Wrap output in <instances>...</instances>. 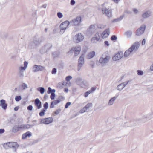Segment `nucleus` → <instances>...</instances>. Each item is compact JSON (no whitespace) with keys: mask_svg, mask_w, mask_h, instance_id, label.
<instances>
[{"mask_svg":"<svg viewBox=\"0 0 153 153\" xmlns=\"http://www.w3.org/2000/svg\"><path fill=\"white\" fill-rule=\"evenodd\" d=\"M53 121V119L52 117H48L41 119L40 123L42 124H48L52 122Z\"/></svg>","mask_w":153,"mask_h":153,"instance_id":"nucleus-11","label":"nucleus"},{"mask_svg":"<svg viewBox=\"0 0 153 153\" xmlns=\"http://www.w3.org/2000/svg\"><path fill=\"white\" fill-rule=\"evenodd\" d=\"M140 46V44L138 42H135L127 50H126L124 53V57H127L133 51H137Z\"/></svg>","mask_w":153,"mask_h":153,"instance_id":"nucleus-1","label":"nucleus"},{"mask_svg":"<svg viewBox=\"0 0 153 153\" xmlns=\"http://www.w3.org/2000/svg\"><path fill=\"white\" fill-rule=\"evenodd\" d=\"M3 147L6 149H8V147L12 148L14 151L15 152L18 148L19 144L16 142H8L4 144Z\"/></svg>","mask_w":153,"mask_h":153,"instance_id":"nucleus-2","label":"nucleus"},{"mask_svg":"<svg viewBox=\"0 0 153 153\" xmlns=\"http://www.w3.org/2000/svg\"><path fill=\"white\" fill-rule=\"evenodd\" d=\"M110 33V31L109 29L108 28L106 29L105 31H104L102 33V38H105L107 37Z\"/></svg>","mask_w":153,"mask_h":153,"instance_id":"nucleus-17","label":"nucleus"},{"mask_svg":"<svg viewBox=\"0 0 153 153\" xmlns=\"http://www.w3.org/2000/svg\"><path fill=\"white\" fill-rule=\"evenodd\" d=\"M22 99L21 96H16L15 97V100L16 101H19Z\"/></svg>","mask_w":153,"mask_h":153,"instance_id":"nucleus-37","label":"nucleus"},{"mask_svg":"<svg viewBox=\"0 0 153 153\" xmlns=\"http://www.w3.org/2000/svg\"><path fill=\"white\" fill-rule=\"evenodd\" d=\"M85 55L82 54L81 55L78 60V71H79L83 66L84 63V57Z\"/></svg>","mask_w":153,"mask_h":153,"instance_id":"nucleus-5","label":"nucleus"},{"mask_svg":"<svg viewBox=\"0 0 153 153\" xmlns=\"http://www.w3.org/2000/svg\"><path fill=\"white\" fill-rule=\"evenodd\" d=\"M0 105H7V104L6 103V101L4 99H1L0 101Z\"/></svg>","mask_w":153,"mask_h":153,"instance_id":"nucleus-32","label":"nucleus"},{"mask_svg":"<svg viewBox=\"0 0 153 153\" xmlns=\"http://www.w3.org/2000/svg\"><path fill=\"white\" fill-rule=\"evenodd\" d=\"M90 65L91 66L92 68L94 67L95 63L93 61H91L90 62Z\"/></svg>","mask_w":153,"mask_h":153,"instance_id":"nucleus-55","label":"nucleus"},{"mask_svg":"<svg viewBox=\"0 0 153 153\" xmlns=\"http://www.w3.org/2000/svg\"><path fill=\"white\" fill-rule=\"evenodd\" d=\"M22 87V90H24L26 88H27V85L25 83H23L21 85Z\"/></svg>","mask_w":153,"mask_h":153,"instance_id":"nucleus-40","label":"nucleus"},{"mask_svg":"<svg viewBox=\"0 0 153 153\" xmlns=\"http://www.w3.org/2000/svg\"><path fill=\"white\" fill-rule=\"evenodd\" d=\"M57 15L58 17L59 18H61L63 16V15L62 13L60 12H58L57 13Z\"/></svg>","mask_w":153,"mask_h":153,"instance_id":"nucleus-43","label":"nucleus"},{"mask_svg":"<svg viewBox=\"0 0 153 153\" xmlns=\"http://www.w3.org/2000/svg\"><path fill=\"white\" fill-rule=\"evenodd\" d=\"M89 107L90 106H85L79 111V112H77L76 114L73 115L72 116L71 118H73L75 117L76 116L79 115V113L82 114L85 112L86 110L89 108Z\"/></svg>","mask_w":153,"mask_h":153,"instance_id":"nucleus-10","label":"nucleus"},{"mask_svg":"<svg viewBox=\"0 0 153 153\" xmlns=\"http://www.w3.org/2000/svg\"><path fill=\"white\" fill-rule=\"evenodd\" d=\"M24 129H28L30 128L32 126H31L30 125L27 124L26 125H24Z\"/></svg>","mask_w":153,"mask_h":153,"instance_id":"nucleus-41","label":"nucleus"},{"mask_svg":"<svg viewBox=\"0 0 153 153\" xmlns=\"http://www.w3.org/2000/svg\"><path fill=\"white\" fill-rule=\"evenodd\" d=\"M24 125H20L17 126L19 130L20 129H23L24 128Z\"/></svg>","mask_w":153,"mask_h":153,"instance_id":"nucleus-52","label":"nucleus"},{"mask_svg":"<svg viewBox=\"0 0 153 153\" xmlns=\"http://www.w3.org/2000/svg\"><path fill=\"white\" fill-rule=\"evenodd\" d=\"M37 10H36L32 14V16L35 20H36L37 19V16L36 15V11Z\"/></svg>","mask_w":153,"mask_h":153,"instance_id":"nucleus-31","label":"nucleus"},{"mask_svg":"<svg viewBox=\"0 0 153 153\" xmlns=\"http://www.w3.org/2000/svg\"><path fill=\"white\" fill-rule=\"evenodd\" d=\"M100 39L97 37L94 36L93 37L91 40V42L93 43H96L97 42L99 41Z\"/></svg>","mask_w":153,"mask_h":153,"instance_id":"nucleus-24","label":"nucleus"},{"mask_svg":"<svg viewBox=\"0 0 153 153\" xmlns=\"http://www.w3.org/2000/svg\"><path fill=\"white\" fill-rule=\"evenodd\" d=\"M24 71H19L18 75L21 77H23L24 76Z\"/></svg>","mask_w":153,"mask_h":153,"instance_id":"nucleus-35","label":"nucleus"},{"mask_svg":"<svg viewBox=\"0 0 153 153\" xmlns=\"http://www.w3.org/2000/svg\"><path fill=\"white\" fill-rule=\"evenodd\" d=\"M124 16V15H123L120 16L119 17L115 19H114L112 20L111 22L114 23L120 21L123 19Z\"/></svg>","mask_w":153,"mask_h":153,"instance_id":"nucleus-21","label":"nucleus"},{"mask_svg":"<svg viewBox=\"0 0 153 153\" xmlns=\"http://www.w3.org/2000/svg\"><path fill=\"white\" fill-rule=\"evenodd\" d=\"M19 130L17 125H15L13 128L12 132L13 133H16Z\"/></svg>","mask_w":153,"mask_h":153,"instance_id":"nucleus-25","label":"nucleus"},{"mask_svg":"<svg viewBox=\"0 0 153 153\" xmlns=\"http://www.w3.org/2000/svg\"><path fill=\"white\" fill-rule=\"evenodd\" d=\"M94 36L95 37H97V38H99L100 39V36L99 35V33L98 32L96 33H95Z\"/></svg>","mask_w":153,"mask_h":153,"instance_id":"nucleus-64","label":"nucleus"},{"mask_svg":"<svg viewBox=\"0 0 153 153\" xmlns=\"http://www.w3.org/2000/svg\"><path fill=\"white\" fill-rule=\"evenodd\" d=\"M33 106H28L27 107V109L30 111H31L33 109Z\"/></svg>","mask_w":153,"mask_h":153,"instance_id":"nucleus-62","label":"nucleus"},{"mask_svg":"<svg viewBox=\"0 0 153 153\" xmlns=\"http://www.w3.org/2000/svg\"><path fill=\"white\" fill-rule=\"evenodd\" d=\"M129 82V81H128L127 82H123L121 84H123L122 85H123V86L124 88L125 87V86Z\"/></svg>","mask_w":153,"mask_h":153,"instance_id":"nucleus-50","label":"nucleus"},{"mask_svg":"<svg viewBox=\"0 0 153 153\" xmlns=\"http://www.w3.org/2000/svg\"><path fill=\"white\" fill-rule=\"evenodd\" d=\"M132 34V32L131 30H128L125 33V35L128 37L130 38L131 37Z\"/></svg>","mask_w":153,"mask_h":153,"instance_id":"nucleus-22","label":"nucleus"},{"mask_svg":"<svg viewBox=\"0 0 153 153\" xmlns=\"http://www.w3.org/2000/svg\"><path fill=\"white\" fill-rule=\"evenodd\" d=\"M152 118L149 115H146L143 117L141 119H138L137 121L140 122L144 123L148 120Z\"/></svg>","mask_w":153,"mask_h":153,"instance_id":"nucleus-15","label":"nucleus"},{"mask_svg":"<svg viewBox=\"0 0 153 153\" xmlns=\"http://www.w3.org/2000/svg\"><path fill=\"white\" fill-rule=\"evenodd\" d=\"M64 99V97L62 96H59L58 98V100H59L60 101V102L62 100H63Z\"/></svg>","mask_w":153,"mask_h":153,"instance_id":"nucleus-53","label":"nucleus"},{"mask_svg":"<svg viewBox=\"0 0 153 153\" xmlns=\"http://www.w3.org/2000/svg\"><path fill=\"white\" fill-rule=\"evenodd\" d=\"M26 68L23 66H20L19 68V71H24V70H25L26 69Z\"/></svg>","mask_w":153,"mask_h":153,"instance_id":"nucleus-48","label":"nucleus"},{"mask_svg":"<svg viewBox=\"0 0 153 153\" xmlns=\"http://www.w3.org/2000/svg\"><path fill=\"white\" fill-rule=\"evenodd\" d=\"M133 10L135 14H137L138 12V10L136 8H133Z\"/></svg>","mask_w":153,"mask_h":153,"instance_id":"nucleus-61","label":"nucleus"},{"mask_svg":"<svg viewBox=\"0 0 153 153\" xmlns=\"http://www.w3.org/2000/svg\"><path fill=\"white\" fill-rule=\"evenodd\" d=\"M38 45V38L37 36H34L33 41L29 43V46L31 48H35L37 47Z\"/></svg>","mask_w":153,"mask_h":153,"instance_id":"nucleus-4","label":"nucleus"},{"mask_svg":"<svg viewBox=\"0 0 153 153\" xmlns=\"http://www.w3.org/2000/svg\"><path fill=\"white\" fill-rule=\"evenodd\" d=\"M45 69L44 67L39 65V71H42Z\"/></svg>","mask_w":153,"mask_h":153,"instance_id":"nucleus-56","label":"nucleus"},{"mask_svg":"<svg viewBox=\"0 0 153 153\" xmlns=\"http://www.w3.org/2000/svg\"><path fill=\"white\" fill-rule=\"evenodd\" d=\"M60 102L59 100H54L51 102L50 105H54L58 104Z\"/></svg>","mask_w":153,"mask_h":153,"instance_id":"nucleus-27","label":"nucleus"},{"mask_svg":"<svg viewBox=\"0 0 153 153\" xmlns=\"http://www.w3.org/2000/svg\"><path fill=\"white\" fill-rule=\"evenodd\" d=\"M116 99V97H115L111 98L109 101L108 104H109L110 105H112Z\"/></svg>","mask_w":153,"mask_h":153,"instance_id":"nucleus-28","label":"nucleus"},{"mask_svg":"<svg viewBox=\"0 0 153 153\" xmlns=\"http://www.w3.org/2000/svg\"><path fill=\"white\" fill-rule=\"evenodd\" d=\"M52 55L54 58L57 57L58 56L59 54L56 52H55L52 53Z\"/></svg>","mask_w":153,"mask_h":153,"instance_id":"nucleus-39","label":"nucleus"},{"mask_svg":"<svg viewBox=\"0 0 153 153\" xmlns=\"http://www.w3.org/2000/svg\"><path fill=\"white\" fill-rule=\"evenodd\" d=\"M95 26L94 25H90L89 28L88 29V31H90V30L94 29Z\"/></svg>","mask_w":153,"mask_h":153,"instance_id":"nucleus-44","label":"nucleus"},{"mask_svg":"<svg viewBox=\"0 0 153 153\" xmlns=\"http://www.w3.org/2000/svg\"><path fill=\"white\" fill-rule=\"evenodd\" d=\"M57 72V70L56 68H53L52 71H51V73L52 74H55Z\"/></svg>","mask_w":153,"mask_h":153,"instance_id":"nucleus-54","label":"nucleus"},{"mask_svg":"<svg viewBox=\"0 0 153 153\" xmlns=\"http://www.w3.org/2000/svg\"><path fill=\"white\" fill-rule=\"evenodd\" d=\"M104 45L107 46H108L109 45V44L108 41H106L104 42Z\"/></svg>","mask_w":153,"mask_h":153,"instance_id":"nucleus-60","label":"nucleus"},{"mask_svg":"<svg viewBox=\"0 0 153 153\" xmlns=\"http://www.w3.org/2000/svg\"><path fill=\"white\" fill-rule=\"evenodd\" d=\"M45 89L44 87H39V91L42 94H43L45 91Z\"/></svg>","mask_w":153,"mask_h":153,"instance_id":"nucleus-30","label":"nucleus"},{"mask_svg":"<svg viewBox=\"0 0 153 153\" xmlns=\"http://www.w3.org/2000/svg\"><path fill=\"white\" fill-rule=\"evenodd\" d=\"M121 84H119L117 87V89L119 91H121L123 89L124 87Z\"/></svg>","mask_w":153,"mask_h":153,"instance_id":"nucleus-29","label":"nucleus"},{"mask_svg":"<svg viewBox=\"0 0 153 153\" xmlns=\"http://www.w3.org/2000/svg\"><path fill=\"white\" fill-rule=\"evenodd\" d=\"M31 134H32L31 132L28 131L22 134V139H26L27 137H29L31 136Z\"/></svg>","mask_w":153,"mask_h":153,"instance_id":"nucleus-20","label":"nucleus"},{"mask_svg":"<svg viewBox=\"0 0 153 153\" xmlns=\"http://www.w3.org/2000/svg\"><path fill=\"white\" fill-rule=\"evenodd\" d=\"M102 11L103 12V13H105L106 15L108 18H110L111 16V11L109 9L105 8L104 10L102 9Z\"/></svg>","mask_w":153,"mask_h":153,"instance_id":"nucleus-16","label":"nucleus"},{"mask_svg":"<svg viewBox=\"0 0 153 153\" xmlns=\"http://www.w3.org/2000/svg\"><path fill=\"white\" fill-rule=\"evenodd\" d=\"M77 83L78 85H81L83 84V82L81 79L80 78H79L77 80Z\"/></svg>","mask_w":153,"mask_h":153,"instance_id":"nucleus-33","label":"nucleus"},{"mask_svg":"<svg viewBox=\"0 0 153 153\" xmlns=\"http://www.w3.org/2000/svg\"><path fill=\"white\" fill-rule=\"evenodd\" d=\"M117 37L115 35H113L111 37L110 39L112 41H116Z\"/></svg>","mask_w":153,"mask_h":153,"instance_id":"nucleus-34","label":"nucleus"},{"mask_svg":"<svg viewBox=\"0 0 153 153\" xmlns=\"http://www.w3.org/2000/svg\"><path fill=\"white\" fill-rule=\"evenodd\" d=\"M66 82H59V85H60V86L61 87H62V86H64V85H66Z\"/></svg>","mask_w":153,"mask_h":153,"instance_id":"nucleus-51","label":"nucleus"},{"mask_svg":"<svg viewBox=\"0 0 153 153\" xmlns=\"http://www.w3.org/2000/svg\"><path fill=\"white\" fill-rule=\"evenodd\" d=\"M16 58V56L15 55H11L10 56V59H14Z\"/></svg>","mask_w":153,"mask_h":153,"instance_id":"nucleus-63","label":"nucleus"},{"mask_svg":"<svg viewBox=\"0 0 153 153\" xmlns=\"http://www.w3.org/2000/svg\"><path fill=\"white\" fill-rule=\"evenodd\" d=\"M28 64V63L26 61L24 62V66L25 67V68H27Z\"/></svg>","mask_w":153,"mask_h":153,"instance_id":"nucleus-58","label":"nucleus"},{"mask_svg":"<svg viewBox=\"0 0 153 153\" xmlns=\"http://www.w3.org/2000/svg\"><path fill=\"white\" fill-rule=\"evenodd\" d=\"M97 88V87H92L91 88V89L90 90H89V91H90V92L91 93H93V92H94L95 90H96Z\"/></svg>","mask_w":153,"mask_h":153,"instance_id":"nucleus-42","label":"nucleus"},{"mask_svg":"<svg viewBox=\"0 0 153 153\" xmlns=\"http://www.w3.org/2000/svg\"><path fill=\"white\" fill-rule=\"evenodd\" d=\"M81 51V48L80 47H75L74 50V56H76L79 54Z\"/></svg>","mask_w":153,"mask_h":153,"instance_id":"nucleus-19","label":"nucleus"},{"mask_svg":"<svg viewBox=\"0 0 153 153\" xmlns=\"http://www.w3.org/2000/svg\"><path fill=\"white\" fill-rule=\"evenodd\" d=\"M81 19V17L80 16H79L69 22H70V23L71 24L73 25L78 26L80 24Z\"/></svg>","mask_w":153,"mask_h":153,"instance_id":"nucleus-6","label":"nucleus"},{"mask_svg":"<svg viewBox=\"0 0 153 153\" xmlns=\"http://www.w3.org/2000/svg\"><path fill=\"white\" fill-rule=\"evenodd\" d=\"M75 3V1L74 0H71L70 4L72 6L74 5Z\"/></svg>","mask_w":153,"mask_h":153,"instance_id":"nucleus-57","label":"nucleus"},{"mask_svg":"<svg viewBox=\"0 0 153 153\" xmlns=\"http://www.w3.org/2000/svg\"><path fill=\"white\" fill-rule=\"evenodd\" d=\"M72 78L71 76H68L66 77L65 80L67 81H69Z\"/></svg>","mask_w":153,"mask_h":153,"instance_id":"nucleus-45","label":"nucleus"},{"mask_svg":"<svg viewBox=\"0 0 153 153\" xmlns=\"http://www.w3.org/2000/svg\"><path fill=\"white\" fill-rule=\"evenodd\" d=\"M45 109H42L41 111L39 113V115L41 116H43L45 114Z\"/></svg>","mask_w":153,"mask_h":153,"instance_id":"nucleus-38","label":"nucleus"},{"mask_svg":"<svg viewBox=\"0 0 153 153\" xmlns=\"http://www.w3.org/2000/svg\"><path fill=\"white\" fill-rule=\"evenodd\" d=\"M110 59V57L108 56H106L105 58L101 57L99 59V62L100 63H105L106 61H108Z\"/></svg>","mask_w":153,"mask_h":153,"instance_id":"nucleus-18","label":"nucleus"},{"mask_svg":"<svg viewBox=\"0 0 153 153\" xmlns=\"http://www.w3.org/2000/svg\"><path fill=\"white\" fill-rule=\"evenodd\" d=\"M151 16L152 12L149 10L146 11L142 13L141 14V16L143 19L148 18Z\"/></svg>","mask_w":153,"mask_h":153,"instance_id":"nucleus-13","label":"nucleus"},{"mask_svg":"<svg viewBox=\"0 0 153 153\" xmlns=\"http://www.w3.org/2000/svg\"><path fill=\"white\" fill-rule=\"evenodd\" d=\"M146 25L145 24H142L139 28H138L136 31V35L137 36H140L142 35L144 32Z\"/></svg>","mask_w":153,"mask_h":153,"instance_id":"nucleus-7","label":"nucleus"},{"mask_svg":"<svg viewBox=\"0 0 153 153\" xmlns=\"http://www.w3.org/2000/svg\"><path fill=\"white\" fill-rule=\"evenodd\" d=\"M91 94L90 92V91H86V92H85V94H84V96L85 97H87L88 95L90 94Z\"/></svg>","mask_w":153,"mask_h":153,"instance_id":"nucleus-46","label":"nucleus"},{"mask_svg":"<svg viewBox=\"0 0 153 153\" xmlns=\"http://www.w3.org/2000/svg\"><path fill=\"white\" fill-rule=\"evenodd\" d=\"M55 91L56 90L55 89H52L50 87L48 88L47 93L48 94H51L50 98L52 100H53L55 98Z\"/></svg>","mask_w":153,"mask_h":153,"instance_id":"nucleus-9","label":"nucleus"},{"mask_svg":"<svg viewBox=\"0 0 153 153\" xmlns=\"http://www.w3.org/2000/svg\"><path fill=\"white\" fill-rule=\"evenodd\" d=\"M95 54V53L94 51H93L90 52L87 55V57L88 59H90L93 58Z\"/></svg>","mask_w":153,"mask_h":153,"instance_id":"nucleus-23","label":"nucleus"},{"mask_svg":"<svg viewBox=\"0 0 153 153\" xmlns=\"http://www.w3.org/2000/svg\"><path fill=\"white\" fill-rule=\"evenodd\" d=\"M137 74L138 75L142 76L144 74L142 70H137Z\"/></svg>","mask_w":153,"mask_h":153,"instance_id":"nucleus-36","label":"nucleus"},{"mask_svg":"<svg viewBox=\"0 0 153 153\" xmlns=\"http://www.w3.org/2000/svg\"><path fill=\"white\" fill-rule=\"evenodd\" d=\"M75 39H76V42L78 43L82 41L84 39V37L81 33L76 34L75 36Z\"/></svg>","mask_w":153,"mask_h":153,"instance_id":"nucleus-14","label":"nucleus"},{"mask_svg":"<svg viewBox=\"0 0 153 153\" xmlns=\"http://www.w3.org/2000/svg\"><path fill=\"white\" fill-rule=\"evenodd\" d=\"M123 56V52L122 51H119L117 53L115 54L112 58L114 61H116L119 60Z\"/></svg>","mask_w":153,"mask_h":153,"instance_id":"nucleus-8","label":"nucleus"},{"mask_svg":"<svg viewBox=\"0 0 153 153\" xmlns=\"http://www.w3.org/2000/svg\"><path fill=\"white\" fill-rule=\"evenodd\" d=\"M34 103L35 105H38V98H37L35 99Z\"/></svg>","mask_w":153,"mask_h":153,"instance_id":"nucleus-59","label":"nucleus"},{"mask_svg":"<svg viewBox=\"0 0 153 153\" xmlns=\"http://www.w3.org/2000/svg\"><path fill=\"white\" fill-rule=\"evenodd\" d=\"M70 24V22L69 21L66 20L60 24L59 26V28L60 29V34H62L64 32L65 30L68 27Z\"/></svg>","mask_w":153,"mask_h":153,"instance_id":"nucleus-3","label":"nucleus"},{"mask_svg":"<svg viewBox=\"0 0 153 153\" xmlns=\"http://www.w3.org/2000/svg\"><path fill=\"white\" fill-rule=\"evenodd\" d=\"M52 47V45L50 44H47L44 46L40 50L41 53L47 52Z\"/></svg>","mask_w":153,"mask_h":153,"instance_id":"nucleus-12","label":"nucleus"},{"mask_svg":"<svg viewBox=\"0 0 153 153\" xmlns=\"http://www.w3.org/2000/svg\"><path fill=\"white\" fill-rule=\"evenodd\" d=\"M61 111V109H57L54 112V113L56 115H57Z\"/></svg>","mask_w":153,"mask_h":153,"instance_id":"nucleus-49","label":"nucleus"},{"mask_svg":"<svg viewBox=\"0 0 153 153\" xmlns=\"http://www.w3.org/2000/svg\"><path fill=\"white\" fill-rule=\"evenodd\" d=\"M32 71L34 72L38 71V65H34Z\"/></svg>","mask_w":153,"mask_h":153,"instance_id":"nucleus-26","label":"nucleus"},{"mask_svg":"<svg viewBox=\"0 0 153 153\" xmlns=\"http://www.w3.org/2000/svg\"><path fill=\"white\" fill-rule=\"evenodd\" d=\"M124 13L128 14H131L132 13V12L131 11L128 10H124Z\"/></svg>","mask_w":153,"mask_h":153,"instance_id":"nucleus-47","label":"nucleus"}]
</instances>
